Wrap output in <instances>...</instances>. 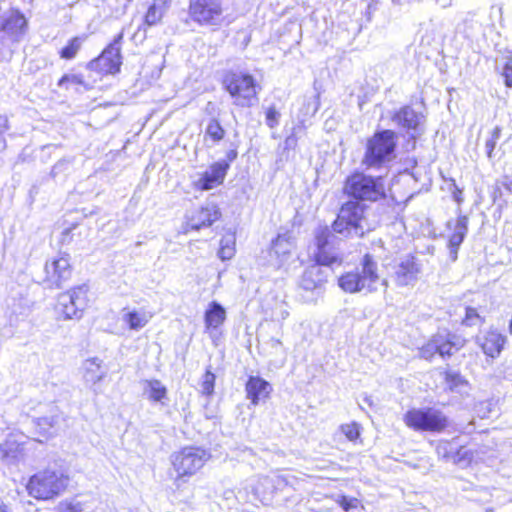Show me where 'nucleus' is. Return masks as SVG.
<instances>
[{"instance_id":"4","label":"nucleus","mask_w":512,"mask_h":512,"mask_svg":"<svg viewBox=\"0 0 512 512\" xmlns=\"http://www.w3.org/2000/svg\"><path fill=\"white\" fill-rule=\"evenodd\" d=\"M397 133L390 129L375 132L367 139L361 164L366 169H379L396 158Z\"/></svg>"},{"instance_id":"51","label":"nucleus","mask_w":512,"mask_h":512,"mask_svg":"<svg viewBox=\"0 0 512 512\" xmlns=\"http://www.w3.org/2000/svg\"><path fill=\"white\" fill-rule=\"evenodd\" d=\"M268 343L273 349H277L282 346V342L276 338H271Z\"/></svg>"},{"instance_id":"22","label":"nucleus","mask_w":512,"mask_h":512,"mask_svg":"<svg viewBox=\"0 0 512 512\" xmlns=\"http://www.w3.org/2000/svg\"><path fill=\"white\" fill-rule=\"evenodd\" d=\"M221 216L219 208L214 204H209L197 210L189 219L188 226L193 230H199L203 227L211 226Z\"/></svg>"},{"instance_id":"31","label":"nucleus","mask_w":512,"mask_h":512,"mask_svg":"<svg viewBox=\"0 0 512 512\" xmlns=\"http://www.w3.org/2000/svg\"><path fill=\"white\" fill-rule=\"evenodd\" d=\"M260 486L264 488H271L273 493L274 490H282L287 487L288 481L284 476L281 475H276L273 477L266 476L260 479L257 490H259Z\"/></svg>"},{"instance_id":"26","label":"nucleus","mask_w":512,"mask_h":512,"mask_svg":"<svg viewBox=\"0 0 512 512\" xmlns=\"http://www.w3.org/2000/svg\"><path fill=\"white\" fill-rule=\"evenodd\" d=\"M226 318L225 309L217 302H212L205 313L207 328H218Z\"/></svg>"},{"instance_id":"9","label":"nucleus","mask_w":512,"mask_h":512,"mask_svg":"<svg viewBox=\"0 0 512 512\" xmlns=\"http://www.w3.org/2000/svg\"><path fill=\"white\" fill-rule=\"evenodd\" d=\"M209 454L201 448L186 447L173 456V467L177 473L175 483L177 487L184 483L185 476L195 474L208 460Z\"/></svg>"},{"instance_id":"34","label":"nucleus","mask_w":512,"mask_h":512,"mask_svg":"<svg viewBox=\"0 0 512 512\" xmlns=\"http://www.w3.org/2000/svg\"><path fill=\"white\" fill-rule=\"evenodd\" d=\"M501 134H502V128L500 126H495L485 141L486 155L490 160H492L494 157V150H495L498 140L501 137Z\"/></svg>"},{"instance_id":"42","label":"nucleus","mask_w":512,"mask_h":512,"mask_svg":"<svg viewBox=\"0 0 512 512\" xmlns=\"http://www.w3.org/2000/svg\"><path fill=\"white\" fill-rule=\"evenodd\" d=\"M468 232V217L467 216H459L455 222L453 228V234L459 235L465 238Z\"/></svg>"},{"instance_id":"19","label":"nucleus","mask_w":512,"mask_h":512,"mask_svg":"<svg viewBox=\"0 0 512 512\" xmlns=\"http://www.w3.org/2000/svg\"><path fill=\"white\" fill-rule=\"evenodd\" d=\"M423 118L424 116L421 113L416 112L410 105L401 107L391 116V120L396 125L407 131H417Z\"/></svg>"},{"instance_id":"17","label":"nucleus","mask_w":512,"mask_h":512,"mask_svg":"<svg viewBox=\"0 0 512 512\" xmlns=\"http://www.w3.org/2000/svg\"><path fill=\"white\" fill-rule=\"evenodd\" d=\"M228 168L229 164L225 161L212 164L209 171L203 173L197 180L196 186L202 190H210L217 185L222 184Z\"/></svg>"},{"instance_id":"3","label":"nucleus","mask_w":512,"mask_h":512,"mask_svg":"<svg viewBox=\"0 0 512 512\" xmlns=\"http://www.w3.org/2000/svg\"><path fill=\"white\" fill-rule=\"evenodd\" d=\"M366 209V205L355 200L347 201L342 205L332 228H329L337 238L336 244L339 238L335 234L343 237H363L373 230V226L367 219Z\"/></svg>"},{"instance_id":"44","label":"nucleus","mask_w":512,"mask_h":512,"mask_svg":"<svg viewBox=\"0 0 512 512\" xmlns=\"http://www.w3.org/2000/svg\"><path fill=\"white\" fill-rule=\"evenodd\" d=\"M280 113L274 106H271L266 111V124L270 128H274L279 124Z\"/></svg>"},{"instance_id":"23","label":"nucleus","mask_w":512,"mask_h":512,"mask_svg":"<svg viewBox=\"0 0 512 512\" xmlns=\"http://www.w3.org/2000/svg\"><path fill=\"white\" fill-rule=\"evenodd\" d=\"M103 361L98 357L86 359L82 364L83 379L86 384L96 385L102 381L107 371L102 369Z\"/></svg>"},{"instance_id":"30","label":"nucleus","mask_w":512,"mask_h":512,"mask_svg":"<svg viewBox=\"0 0 512 512\" xmlns=\"http://www.w3.org/2000/svg\"><path fill=\"white\" fill-rule=\"evenodd\" d=\"M457 450V440L453 439L451 441L441 440L436 445V453L437 455L446 460L452 461L454 452Z\"/></svg>"},{"instance_id":"52","label":"nucleus","mask_w":512,"mask_h":512,"mask_svg":"<svg viewBox=\"0 0 512 512\" xmlns=\"http://www.w3.org/2000/svg\"><path fill=\"white\" fill-rule=\"evenodd\" d=\"M435 4L441 8H446L451 5L452 0H434Z\"/></svg>"},{"instance_id":"1","label":"nucleus","mask_w":512,"mask_h":512,"mask_svg":"<svg viewBox=\"0 0 512 512\" xmlns=\"http://www.w3.org/2000/svg\"><path fill=\"white\" fill-rule=\"evenodd\" d=\"M314 239L316 263L304 270L299 285L306 291L320 294L327 282L329 268L334 264L341 265L343 258L335 248L337 238L328 226H318L314 231Z\"/></svg>"},{"instance_id":"6","label":"nucleus","mask_w":512,"mask_h":512,"mask_svg":"<svg viewBox=\"0 0 512 512\" xmlns=\"http://www.w3.org/2000/svg\"><path fill=\"white\" fill-rule=\"evenodd\" d=\"M407 427L420 432L441 433L449 425V418L435 407L412 408L403 417Z\"/></svg>"},{"instance_id":"5","label":"nucleus","mask_w":512,"mask_h":512,"mask_svg":"<svg viewBox=\"0 0 512 512\" xmlns=\"http://www.w3.org/2000/svg\"><path fill=\"white\" fill-rule=\"evenodd\" d=\"M344 190L355 200L375 202L386 197L385 182L382 176L373 177L355 173L347 178Z\"/></svg>"},{"instance_id":"29","label":"nucleus","mask_w":512,"mask_h":512,"mask_svg":"<svg viewBox=\"0 0 512 512\" xmlns=\"http://www.w3.org/2000/svg\"><path fill=\"white\" fill-rule=\"evenodd\" d=\"M445 382L451 391L462 392L468 385L466 379L458 372L448 370L445 372Z\"/></svg>"},{"instance_id":"36","label":"nucleus","mask_w":512,"mask_h":512,"mask_svg":"<svg viewBox=\"0 0 512 512\" xmlns=\"http://www.w3.org/2000/svg\"><path fill=\"white\" fill-rule=\"evenodd\" d=\"M215 375L208 369L203 375L201 382V391L203 394L210 396L214 393Z\"/></svg>"},{"instance_id":"24","label":"nucleus","mask_w":512,"mask_h":512,"mask_svg":"<svg viewBox=\"0 0 512 512\" xmlns=\"http://www.w3.org/2000/svg\"><path fill=\"white\" fill-rule=\"evenodd\" d=\"M153 317V313L145 309L128 311L123 315V321L129 329L138 331L145 327Z\"/></svg>"},{"instance_id":"14","label":"nucleus","mask_w":512,"mask_h":512,"mask_svg":"<svg viewBox=\"0 0 512 512\" xmlns=\"http://www.w3.org/2000/svg\"><path fill=\"white\" fill-rule=\"evenodd\" d=\"M421 273V266L412 255H406L395 266L394 279L398 286L414 285Z\"/></svg>"},{"instance_id":"59","label":"nucleus","mask_w":512,"mask_h":512,"mask_svg":"<svg viewBox=\"0 0 512 512\" xmlns=\"http://www.w3.org/2000/svg\"><path fill=\"white\" fill-rule=\"evenodd\" d=\"M509 332L512 334V319L509 322Z\"/></svg>"},{"instance_id":"25","label":"nucleus","mask_w":512,"mask_h":512,"mask_svg":"<svg viewBox=\"0 0 512 512\" xmlns=\"http://www.w3.org/2000/svg\"><path fill=\"white\" fill-rule=\"evenodd\" d=\"M144 392L148 399L153 402L164 404L163 400L167 398V389L160 380L152 379L144 381Z\"/></svg>"},{"instance_id":"33","label":"nucleus","mask_w":512,"mask_h":512,"mask_svg":"<svg viewBox=\"0 0 512 512\" xmlns=\"http://www.w3.org/2000/svg\"><path fill=\"white\" fill-rule=\"evenodd\" d=\"M235 237L234 235L224 236L220 241V249L218 251V256L221 260H229L234 256L235 252Z\"/></svg>"},{"instance_id":"20","label":"nucleus","mask_w":512,"mask_h":512,"mask_svg":"<svg viewBox=\"0 0 512 512\" xmlns=\"http://www.w3.org/2000/svg\"><path fill=\"white\" fill-rule=\"evenodd\" d=\"M294 249V241L291 235L288 233L280 234L272 242L270 249L271 259L275 258L277 267H281L285 264L291 256L292 250Z\"/></svg>"},{"instance_id":"47","label":"nucleus","mask_w":512,"mask_h":512,"mask_svg":"<svg viewBox=\"0 0 512 512\" xmlns=\"http://www.w3.org/2000/svg\"><path fill=\"white\" fill-rule=\"evenodd\" d=\"M355 501L356 499H349L346 496H342L338 503L341 506V508H343V510L349 511L350 508L355 507Z\"/></svg>"},{"instance_id":"57","label":"nucleus","mask_w":512,"mask_h":512,"mask_svg":"<svg viewBox=\"0 0 512 512\" xmlns=\"http://www.w3.org/2000/svg\"><path fill=\"white\" fill-rule=\"evenodd\" d=\"M6 445H7V444H5V445H2V446H1V451L3 452V454H4L5 456H8V452H7V449H6Z\"/></svg>"},{"instance_id":"16","label":"nucleus","mask_w":512,"mask_h":512,"mask_svg":"<svg viewBox=\"0 0 512 512\" xmlns=\"http://www.w3.org/2000/svg\"><path fill=\"white\" fill-rule=\"evenodd\" d=\"M27 21L19 12H11L7 17L0 21V31H3L13 42L20 41L25 34Z\"/></svg>"},{"instance_id":"39","label":"nucleus","mask_w":512,"mask_h":512,"mask_svg":"<svg viewBox=\"0 0 512 512\" xmlns=\"http://www.w3.org/2000/svg\"><path fill=\"white\" fill-rule=\"evenodd\" d=\"M484 322V319L478 314L473 307H466L465 318L463 324L466 326H475Z\"/></svg>"},{"instance_id":"18","label":"nucleus","mask_w":512,"mask_h":512,"mask_svg":"<svg viewBox=\"0 0 512 512\" xmlns=\"http://www.w3.org/2000/svg\"><path fill=\"white\" fill-rule=\"evenodd\" d=\"M246 397L256 406L266 400L271 391V384L259 376H250L245 384Z\"/></svg>"},{"instance_id":"8","label":"nucleus","mask_w":512,"mask_h":512,"mask_svg":"<svg viewBox=\"0 0 512 512\" xmlns=\"http://www.w3.org/2000/svg\"><path fill=\"white\" fill-rule=\"evenodd\" d=\"M68 478L55 471H43L32 476L27 485L29 494L37 499H50L67 486Z\"/></svg>"},{"instance_id":"10","label":"nucleus","mask_w":512,"mask_h":512,"mask_svg":"<svg viewBox=\"0 0 512 512\" xmlns=\"http://www.w3.org/2000/svg\"><path fill=\"white\" fill-rule=\"evenodd\" d=\"M189 15L201 26H220L224 21L222 0H190Z\"/></svg>"},{"instance_id":"28","label":"nucleus","mask_w":512,"mask_h":512,"mask_svg":"<svg viewBox=\"0 0 512 512\" xmlns=\"http://www.w3.org/2000/svg\"><path fill=\"white\" fill-rule=\"evenodd\" d=\"M225 136V130L215 118L209 120L205 129V139L209 138L213 143L220 142Z\"/></svg>"},{"instance_id":"37","label":"nucleus","mask_w":512,"mask_h":512,"mask_svg":"<svg viewBox=\"0 0 512 512\" xmlns=\"http://www.w3.org/2000/svg\"><path fill=\"white\" fill-rule=\"evenodd\" d=\"M162 15L163 12L161 7L153 4L148 8V11L145 15V23L149 26L155 25L161 20Z\"/></svg>"},{"instance_id":"2","label":"nucleus","mask_w":512,"mask_h":512,"mask_svg":"<svg viewBox=\"0 0 512 512\" xmlns=\"http://www.w3.org/2000/svg\"><path fill=\"white\" fill-rule=\"evenodd\" d=\"M339 287L346 293L372 294L378 291L379 285L388 288V280L381 278L378 262L375 258L366 253L360 260L358 266L338 278Z\"/></svg>"},{"instance_id":"40","label":"nucleus","mask_w":512,"mask_h":512,"mask_svg":"<svg viewBox=\"0 0 512 512\" xmlns=\"http://www.w3.org/2000/svg\"><path fill=\"white\" fill-rule=\"evenodd\" d=\"M436 353H438L437 339L434 336L427 344L420 349V357L426 360L431 359Z\"/></svg>"},{"instance_id":"12","label":"nucleus","mask_w":512,"mask_h":512,"mask_svg":"<svg viewBox=\"0 0 512 512\" xmlns=\"http://www.w3.org/2000/svg\"><path fill=\"white\" fill-rule=\"evenodd\" d=\"M87 292L88 287L86 285H81L59 295L58 307L65 319L81 318L82 312L86 308L88 302Z\"/></svg>"},{"instance_id":"56","label":"nucleus","mask_w":512,"mask_h":512,"mask_svg":"<svg viewBox=\"0 0 512 512\" xmlns=\"http://www.w3.org/2000/svg\"><path fill=\"white\" fill-rule=\"evenodd\" d=\"M491 405H492V403H491V402H489V401H487V402H483V403H481V404H480V406H484V407H485V408H487L489 411H491V410H490V406H491Z\"/></svg>"},{"instance_id":"11","label":"nucleus","mask_w":512,"mask_h":512,"mask_svg":"<svg viewBox=\"0 0 512 512\" xmlns=\"http://www.w3.org/2000/svg\"><path fill=\"white\" fill-rule=\"evenodd\" d=\"M123 33H119L104 49L101 55L88 63V68L102 74H115L121 66V41Z\"/></svg>"},{"instance_id":"38","label":"nucleus","mask_w":512,"mask_h":512,"mask_svg":"<svg viewBox=\"0 0 512 512\" xmlns=\"http://www.w3.org/2000/svg\"><path fill=\"white\" fill-rule=\"evenodd\" d=\"M320 108V93L315 92L312 96L306 99L305 114L314 116Z\"/></svg>"},{"instance_id":"13","label":"nucleus","mask_w":512,"mask_h":512,"mask_svg":"<svg viewBox=\"0 0 512 512\" xmlns=\"http://www.w3.org/2000/svg\"><path fill=\"white\" fill-rule=\"evenodd\" d=\"M46 277L43 280L47 288H61L71 277V266L68 255L53 259L45 264Z\"/></svg>"},{"instance_id":"54","label":"nucleus","mask_w":512,"mask_h":512,"mask_svg":"<svg viewBox=\"0 0 512 512\" xmlns=\"http://www.w3.org/2000/svg\"><path fill=\"white\" fill-rule=\"evenodd\" d=\"M502 195V192H501V189L499 186H496L494 189H493V192H492V197H493V200L496 201L497 198L501 197Z\"/></svg>"},{"instance_id":"58","label":"nucleus","mask_w":512,"mask_h":512,"mask_svg":"<svg viewBox=\"0 0 512 512\" xmlns=\"http://www.w3.org/2000/svg\"><path fill=\"white\" fill-rule=\"evenodd\" d=\"M62 165H63V163H62V162H58V163L53 167V170H56V169L60 168Z\"/></svg>"},{"instance_id":"21","label":"nucleus","mask_w":512,"mask_h":512,"mask_svg":"<svg viewBox=\"0 0 512 512\" xmlns=\"http://www.w3.org/2000/svg\"><path fill=\"white\" fill-rule=\"evenodd\" d=\"M49 415L38 417L34 420L39 433L45 437L52 436L59 428L62 415L59 408L54 404L48 405Z\"/></svg>"},{"instance_id":"32","label":"nucleus","mask_w":512,"mask_h":512,"mask_svg":"<svg viewBox=\"0 0 512 512\" xmlns=\"http://www.w3.org/2000/svg\"><path fill=\"white\" fill-rule=\"evenodd\" d=\"M438 354L442 357L451 356L459 350V346L451 340V337L445 338L442 335H436Z\"/></svg>"},{"instance_id":"55","label":"nucleus","mask_w":512,"mask_h":512,"mask_svg":"<svg viewBox=\"0 0 512 512\" xmlns=\"http://www.w3.org/2000/svg\"><path fill=\"white\" fill-rule=\"evenodd\" d=\"M236 157H237V152L234 151V150L229 151L228 154H227V158L230 161H233Z\"/></svg>"},{"instance_id":"46","label":"nucleus","mask_w":512,"mask_h":512,"mask_svg":"<svg viewBox=\"0 0 512 512\" xmlns=\"http://www.w3.org/2000/svg\"><path fill=\"white\" fill-rule=\"evenodd\" d=\"M22 302H23V299H20L18 304H16V303H13L12 305L9 303L7 304L8 308L11 310V314L22 315L25 313L26 307H24Z\"/></svg>"},{"instance_id":"50","label":"nucleus","mask_w":512,"mask_h":512,"mask_svg":"<svg viewBox=\"0 0 512 512\" xmlns=\"http://www.w3.org/2000/svg\"><path fill=\"white\" fill-rule=\"evenodd\" d=\"M9 119L6 115H0V135L9 129Z\"/></svg>"},{"instance_id":"49","label":"nucleus","mask_w":512,"mask_h":512,"mask_svg":"<svg viewBox=\"0 0 512 512\" xmlns=\"http://www.w3.org/2000/svg\"><path fill=\"white\" fill-rule=\"evenodd\" d=\"M464 238L459 236V235H455L452 233V235L450 236L449 238V247H454V248H459L460 245L462 244Z\"/></svg>"},{"instance_id":"41","label":"nucleus","mask_w":512,"mask_h":512,"mask_svg":"<svg viewBox=\"0 0 512 512\" xmlns=\"http://www.w3.org/2000/svg\"><path fill=\"white\" fill-rule=\"evenodd\" d=\"M68 84L72 85H82L84 84V80L82 75L79 74H65L62 76V78L58 81L59 87H65L68 88Z\"/></svg>"},{"instance_id":"7","label":"nucleus","mask_w":512,"mask_h":512,"mask_svg":"<svg viewBox=\"0 0 512 512\" xmlns=\"http://www.w3.org/2000/svg\"><path fill=\"white\" fill-rule=\"evenodd\" d=\"M223 85L236 106L251 107L258 102L256 82L250 74L228 72L224 76Z\"/></svg>"},{"instance_id":"45","label":"nucleus","mask_w":512,"mask_h":512,"mask_svg":"<svg viewBox=\"0 0 512 512\" xmlns=\"http://www.w3.org/2000/svg\"><path fill=\"white\" fill-rule=\"evenodd\" d=\"M502 76L505 79V85L512 88V57H508L502 71Z\"/></svg>"},{"instance_id":"15","label":"nucleus","mask_w":512,"mask_h":512,"mask_svg":"<svg viewBox=\"0 0 512 512\" xmlns=\"http://www.w3.org/2000/svg\"><path fill=\"white\" fill-rule=\"evenodd\" d=\"M506 342L507 336L496 329H489L476 337L477 345L482 349L486 356L492 359L500 356Z\"/></svg>"},{"instance_id":"27","label":"nucleus","mask_w":512,"mask_h":512,"mask_svg":"<svg viewBox=\"0 0 512 512\" xmlns=\"http://www.w3.org/2000/svg\"><path fill=\"white\" fill-rule=\"evenodd\" d=\"M86 36H76L72 38L68 44L63 47L60 51V57L66 60H71L75 58L78 51L81 49L83 43L86 40Z\"/></svg>"},{"instance_id":"60","label":"nucleus","mask_w":512,"mask_h":512,"mask_svg":"<svg viewBox=\"0 0 512 512\" xmlns=\"http://www.w3.org/2000/svg\"><path fill=\"white\" fill-rule=\"evenodd\" d=\"M485 512H494V510L490 508V509H487Z\"/></svg>"},{"instance_id":"43","label":"nucleus","mask_w":512,"mask_h":512,"mask_svg":"<svg viewBox=\"0 0 512 512\" xmlns=\"http://www.w3.org/2000/svg\"><path fill=\"white\" fill-rule=\"evenodd\" d=\"M341 430L350 441L356 440L360 435V427L357 423L342 425Z\"/></svg>"},{"instance_id":"35","label":"nucleus","mask_w":512,"mask_h":512,"mask_svg":"<svg viewBox=\"0 0 512 512\" xmlns=\"http://www.w3.org/2000/svg\"><path fill=\"white\" fill-rule=\"evenodd\" d=\"M472 457V452L457 442V450L454 452L452 461L459 465H466L472 460Z\"/></svg>"},{"instance_id":"53","label":"nucleus","mask_w":512,"mask_h":512,"mask_svg":"<svg viewBox=\"0 0 512 512\" xmlns=\"http://www.w3.org/2000/svg\"><path fill=\"white\" fill-rule=\"evenodd\" d=\"M458 249L454 247H449V255L452 261H456L458 255Z\"/></svg>"},{"instance_id":"48","label":"nucleus","mask_w":512,"mask_h":512,"mask_svg":"<svg viewBox=\"0 0 512 512\" xmlns=\"http://www.w3.org/2000/svg\"><path fill=\"white\" fill-rule=\"evenodd\" d=\"M61 512H82L80 503H69L61 507Z\"/></svg>"}]
</instances>
